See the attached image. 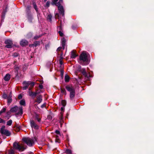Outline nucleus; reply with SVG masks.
I'll return each instance as SVG.
<instances>
[{"label": "nucleus", "instance_id": "f257e3e1", "mask_svg": "<svg viewBox=\"0 0 154 154\" xmlns=\"http://www.w3.org/2000/svg\"><path fill=\"white\" fill-rule=\"evenodd\" d=\"M80 63L82 65H86L88 64L90 62L88 60V55L85 51L83 52L79 57Z\"/></svg>", "mask_w": 154, "mask_h": 154}, {"label": "nucleus", "instance_id": "603ef678", "mask_svg": "<svg viewBox=\"0 0 154 154\" xmlns=\"http://www.w3.org/2000/svg\"><path fill=\"white\" fill-rule=\"evenodd\" d=\"M39 87L40 88H43V87H42V85H39Z\"/></svg>", "mask_w": 154, "mask_h": 154}, {"label": "nucleus", "instance_id": "f03ea898", "mask_svg": "<svg viewBox=\"0 0 154 154\" xmlns=\"http://www.w3.org/2000/svg\"><path fill=\"white\" fill-rule=\"evenodd\" d=\"M63 2V0H53L51 4L52 5H55L58 7L59 12L63 16L64 15V10L63 7L61 5V4Z\"/></svg>", "mask_w": 154, "mask_h": 154}, {"label": "nucleus", "instance_id": "09e8293b", "mask_svg": "<svg viewBox=\"0 0 154 154\" xmlns=\"http://www.w3.org/2000/svg\"><path fill=\"white\" fill-rule=\"evenodd\" d=\"M51 65V63H48L47 64V65L48 67L49 66Z\"/></svg>", "mask_w": 154, "mask_h": 154}, {"label": "nucleus", "instance_id": "1a4fd4ad", "mask_svg": "<svg viewBox=\"0 0 154 154\" xmlns=\"http://www.w3.org/2000/svg\"><path fill=\"white\" fill-rule=\"evenodd\" d=\"M55 17L56 19L58 18L59 20L58 22L59 27L60 28V29H61L62 26L63 24V23L61 20H60L59 18V15L58 13H56L55 15Z\"/></svg>", "mask_w": 154, "mask_h": 154}, {"label": "nucleus", "instance_id": "79ce46f5", "mask_svg": "<svg viewBox=\"0 0 154 154\" xmlns=\"http://www.w3.org/2000/svg\"><path fill=\"white\" fill-rule=\"evenodd\" d=\"M18 56V54L17 53H15L13 54V56L14 57H17Z\"/></svg>", "mask_w": 154, "mask_h": 154}, {"label": "nucleus", "instance_id": "6e6d98bb", "mask_svg": "<svg viewBox=\"0 0 154 154\" xmlns=\"http://www.w3.org/2000/svg\"><path fill=\"white\" fill-rule=\"evenodd\" d=\"M34 44V45L35 46H37V44Z\"/></svg>", "mask_w": 154, "mask_h": 154}, {"label": "nucleus", "instance_id": "a18cd8bd", "mask_svg": "<svg viewBox=\"0 0 154 154\" xmlns=\"http://www.w3.org/2000/svg\"><path fill=\"white\" fill-rule=\"evenodd\" d=\"M63 119V116L62 115H61L60 117V122L61 121V120Z\"/></svg>", "mask_w": 154, "mask_h": 154}, {"label": "nucleus", "instance_id": "de8ad7c7", "mask_svg": "<svg viewBox=\"0 0 154 154\" xmlns=\"http://www.w3.org/2000/svg\"><path fill=\"white\" fill-rule=\"evenodd\" d=\"M3 98H5L6 97H7V95L6 94H4L3 95Z\"/></svg>", "mask_w": 154, "mask_h": 154}, {"label": "nucleus", "instance_id": "7ed1b4c3", "mask_svg": "<svg viewBox=\"0 0 154 154\" xmlns=\"http://www.w3.org/2000/svg\"><path fill=\"white\" fill-rule=\"evenodd\" d=\"M13 147L14 149L20 151H23L26 149L27 146H24L23 143L19 144L17 143H14L13 144Z\"/></svg>", "mask_w": 154, "mask_h": 154}, {"label": "nucleus", "instance_id": "2f4dec72", "mask_svg": "<svg viewBox=\"0 0 154 154\" xmlns=\"http://www.w3.org/2000/svg\"><path fill=\"white\" fill-rule=\"evenodd\" d=\"M59 138V137H57V136H56L55 142H56L58 143L60 142V140Z\"/></svg>", "mask_w": 154, "mask_h": 154}, {"label": "nucleus", "instance_id": "58836bf2", "mask_svg": "<svg viewBox=\"0 0 154 154\" xmlns=\"http://www.w3.org/2000/svg\"><path fill=\"white\" fill-rule=\"evenodd\" d=\"M50 2L49 1H48L46 3V6L47 7H49L50 5Z\"/></svg>", "mask_w": 154, "mask_h": 154}, {"label": "nucleus", "instance_id": "412c9836", "mask_svg": "<svg viewBox=\"0 0 154 154\" xmlns=\"http://www.w3.org/2000/svg\"><path fill=\"white\" fill-rule=\"evenodd\" d=\"M65 47L64 46H62V47H59L57 48V51L58 52L62 51L65 49Z\"/></svg>", "mask_w": 154, "mask_h": 154}, {"label": "nucleus", "instance_id": "5fc2aeb1", "mask_svg": "<svg viewBox=\"0 0 154 154\" xmlns=\"http://www.w3.org/2000/svg\"><path fill=\"white\" fill-rule=\"evenodd\" d=\"M61 110L62 111H63V109H64V108L63 107H62L61 108Z\"/></svg>", "mask_w": 154, "mask_h": 154}, {"label": "nucleus", "instance_id": "9b49d317", "mask_svg": "<svg viewBox=\"0 0 154 154\" xmlns=\"http://www.w3.org/2000/svg\"><path fill=\"white\" fill-rule=\"evenodd\" d=\"M30 122L31 126L32 128L36 129H38V126L33 120H31Z\"/></svg>", "mask_w": 154, "mask_h": 154}, {"label": "nucleus", "instance_id": "bf43d9fd", "mask_svg": "<svg viewBox=\"0 0 154 154\" xmlns=\"http://www.w3.org/2000/svg\"><path fill=\"white\" fill-rule=\"evenodd\" d=\"M28 8H30V7H28Z\"/></svg>", "mask_w": 154, "mask_h": 154}, {"label": "nucleus", "instance_id": "ea45409f", "mask_svg": "<svg viewBox=\"0 0 154 154\" xmlns=\"http://www.w3.org/2000/svg\"><path fill=\"white\" fill-rule=\"evenodd\" d=\"M5 121L1 118H0V123H5Z\"/></svg>", "mask_w": 154, "mask_h": 154}, {"label": "nucleus", "instance_id": "c9c22d12", "mask_svg": "<svg viewBox=\"0 0 154 154\" xmlns=\"http://www.w3.org/2000/svg\"><path fill=\"white\" fill-rule=\"evenodd\" d=\"M41 36V35H36L34 37V39H37L38 38H40Z\"/></svg>", "mask_w": 154, "mask_h": 154}, {"label": "nucleus", "instance_id": "72a5a7b5", "mask_svg": "<svg viewBox=\"0 0 154 154\" xmlns=\"http://www.w3.org/2000/svg\"><path fill=\"white\" fill-rule=\"evenodd\" d=\"M12 101V100L11 98L10 97V98H8V103H11Z\"/></svg>", "mask_w": 154, "mask_h": 154}, {"label": "nucleus", "instance_id": "c756f323", "mask_svg": "<svg viewBox=\"0 0 154 154\" xmlns=\"http://www.w3.org/2000/svg\"><path fill=\"white\" fill-rule=\"evenodd\" d=\"M6 110V108H3L0 111V115H1L2 113L5 112Z\"/></svg>", "mask_w": 154, "mask_h": 154}, {"label": "nucleus", "instance_id": "37998d69", "mask_svg": "<svg viewBox=\"0 0 154 154\" xmlns=\"http://www.w3.org/2000/svg\"><path fill=\"white\" fill-rule=\"evenodd\" d=\"M22 97V96L21 94H20L18 96V98L19 99H21Z\"/></svg>", "mask_w": 154, "mask_h": 154}, {"label": "nucleus", "instance_id": "6ab92c4d", "mask_svg": "<svg viewBox=\"0 0 154 154\" xmlns=\"http://www.w3.org/2000/svg\"><path fill=\"white\" fill-rule=\"evenodd\" d=\"M10 75L9 74H7L4 78V80L6 81H8L10 79Z\"/></svg>", "mask_w": 154, "mask_h": 154}, {"label": "nucleus", "instance_id": "f3484780", "mask_svg": "<svg viewBox=\"0 0 154 154\" xmlns=\"http://www.w3.org/2000/svg\"><path fill=\"white\" fill-rule=\"evenodd\" d=\"M29 82V85L30 86L29 87V91H31V90L32 89V88L35 85V83L33 82Z\"/></svg>", "mask_w": 154, "mask_h": 154}, {"label": "nucleus", "instance_id": "f8f14e48", "mask_svg": "<svg viewBox=\"0 0 154 154\" xmlns=\"http://www.w3.org/2000/svg\"><path fill=\"white\" fill-rule=\"evenodd\" d=\"M28 44V41L25 39H22L20 42V45L22 46H26Z\"/></svg>", "mask_w": 154, "mask_h": 154}, {"label": "nucleus", "instance_id": "4468645a", "mask_svg": "<svg viewBox=\"0 0 154 154\" xmlns=\"http://www.w3.org/2000/svg\"><path fill=\"white\" fill-rule=\"evenodd\" d=\"M42 100V97L41 95H40L37 97V99L35 101V102H36L38 103H40Z\"/></svg>", "mask_w": 154, "mask_h": 154}, {"label": "nucleus", "instance_id": "4d7b16f0", "mask_svg": "<svg viewBox=\"0 0 154 154\" xmlns=\"http://www.w3.org/2000/svg\"><path fill=\"white\" fill-rule=\"evenodd\" d=\"M47 1V0H44V2H45Z\"/></svg>", "mask_w": 154, "mask_h": 154}, {"label": "nucleus", "instance_id": "8fccbe9b", "mask_svg": "<svg viewBox=\"0 0 154 154\" xmlns=\"http://www.w3.org/2000/svg\"><path fill=\"white\" fill-rule=\"evenodd\" d=\"M60 67L61 68V69H63V66L62 65V66H61V65H60Z\"/></svg>", "mask_w": 154, "mask_h": 154}, {"label": "nucleus", "instance_id": "aec40b11", "mask_svg": "<svg viewBox=\"0 0 154 154\" xmlns=\"http://www.w3.org/2000/svg\"><path fill=\"white\" fill-rule=\"evenodd\" d=\"M66 40L64 38H63L62 39V46L65 47Z\"/></svg>", "mask_w": 154, "mask_h": 154}, {"label": "nucleus", "instance_id": "4be33fe9", "mask_svg": "<svg viewBox=\"0 0 154 154\" xmlns=\"http://www.w3.org/2000/svg\"><path fill=\"white\" fill-rule=\"evenodd\" d=\"M55 133L56 134V136L57 137H60L61 136V134H60V131L58 130H56L55 131Z\"/></svg>", "mask_w": 154, "mask_h": 154}, {"label": "nucleus", "instance_id": "cd10ccee", "mask_svg": "<svg viewBox=\"0 0 154 154\" xmlns=\"http://www.w3.org/2000/svg\"><path fill=\"white\" fill-rule=\"evenodd\" d=\"M52 16L51 14L48 15L47 17V19L50 21H51Z\"/></svg>", "mask_w": 154, "mask_h": 154}, {"label": "nucleus", "instance_id": "49530a36", "mask_svg": "<svg viewBox=\"0 0 154 154\" xmlns=\"http://www.w3.org/2000/svg\"><path fill=\"white\" fill-rule=\"evenodd\" d=\"M15 128H17V130H16L17 131H19L20 128L19 127H15Z\"/></svg>", "mask_w": 154, "mask_h": 154}, {"label": "nucleus", "instance_id": "39448f33", "mask_svg": "<svg viewBox=\"0 0 154 154\" xmlns=\"http://www.w3.org/2000/svg\"><path fill=\"white\" fill-rule=\"evenodd\" d=\"M10 111L12 112H15L17 115L21 114L23 113V109L22 107H18L16 106L12 108Z\"/></svg>", "mask_w": 154, "mask_h": 154}, {"label": "nucleus", "instance_id": "c85d7f7f", "mask_svg": "<svg viewBox=\"0 0 154 154\" xmlns=\"http://www.w3.org/2000/svg\"><path fill=\"white\" fill-rule=\"evenodd\" d=\"M61 103L62 105H63V106H65L66 104V101L64 100H62Z\"/></svg>", "mask_w": 154, "mask_h": 154}, {"label": "nucleus", "instance_id": "4c0bfd02", "mask_svg": "<svg viewBox=\"0 0 154 154\" xmlns=\"http://www.w3.org/2000/svg\"><path fill=\"white\" fill-rule=\"evenodd\" d=\"M58 33L60 36H62L63 35V33L61 31H59Z\"/></svg>", "mask_w": 154, "mask_h": 154}, {"label": "nucleus", "instance_id": "2eb2a0df", "mask_svg": "<svg viewBox=\"0 0 154 154\" xmlns=\"http://www.w3.org/2000/svg\"><path fill=\"white\" fill-rule=\"evenodd\" d=\"M77 56L76 53V51L73 50L71 52V57L72 58H75Z\"/></svg>", "mask_w": 154, "mask_h": 154}, {"label": "nucleus", "instance_id": "c03bdc74", "mask_svg": "<svg viewBox=\"0 0 154 154\" xmlns=\"http://www.w3.org/2000/svg\"><path fill=\"white\" fill-rule=\"evenodd\" d=\"M60 71L61 72V74H63V69H60Z\"/></svg>", "mask_w": 154, "mask_h": 154}, {"label": "nucleus", "instance_id": "7c9ffc66", "mask_svg": "<svg viewBox=\"0 0 154 154\" xmlns=\"http://www.w3.org/2000/svg\"><path fill=\"white\" fill-rule=\"evenodd\" d=\"M66 152L68 154H71L72 153L71 151L69 149H67L66 151Z\"/></svg>", "mask_w": 154, "mask_h": 154}, {"label": "nucleus", "instance_id": "b1692460", "mask_svg": "<svg viewBox=\"0 0 154 154\" xmlns=\"http://www.w3.org/2000/svg\"><path fill=\"white\" fill-rule=\"evenodd\" d=\"M20 105L24 106L25 104V101L23 100H22L20 101Z\"/></svg>", "mask_w": 154, "mask_h": 154}, {"label": "nucleus", "instance_id": "f704fd0d", "mask_svg": "<svg viewBox=\"0 0 154 154\" xmlns=\"http://www.w3.org/2000/svg\"><path fill=\"white\" fill-rule=\"evenodd\" d=\"M9 154H14V151L13 149H11L9 151Z\"/></svg>", "mask_w": 154, "mask_h": 154}, {"label": "nucleus", "instance_id": "393cba45", "mask_svg": "<svg viewBox=\"0 0 154 154\" xmlns=\"http://www.w3.org/2000/svg\"><path fill=\"white\" fill-rule=\"evenodd\" d=\"M33 7L34 8H35V10H36V12H37L38 11V8H37V6L36 5V4L35 3V2H33Z\"/></svg>", "mask_w": 154, "mask_h": 154}, {"label": "nucleus", "instance_id": "13d9d810", "mask_svg": "<svg viewBox=\"0 0 154 154\" xmlns=\"http://www.w3.org/2000/svg\"><path fill=\"white\" fill-rule=\"evenodd\" d=\"M9 113V112H7V113L8 114Z\"/></svg>", "mask_w": 154, "mask_h": 154}, {"label": "nucleus", "instance_id": "473e14b6", "mask_svg": "<svg viewBox=\"0 0 154 154\" xmlns=\"http://www.w3.org/2000/svg\"><path fill=\"white\" fill-rule=\"evenodd\" d=\"M61 92L62 93L65 94V95L66 94V91L64 89L61 88Z\"/></svg>", "mask_w": 154, "mask_h": 154}, {"label": "nucleus", "instance_id": "864d4df0", "mask_svg": "<svg viewBox=\"0 0 154 154\" xmlns=\"http://www.w3.org/2000/svg\"><path fill=\"white\" fill-rule=\"evenodd\" d=\"M34 45V44L29 45V46L30 47H31L32 46Z\"/></svg>", "mask_w": 154, "mask_h": 154}, {"label": "nucleus", "instance_id": "0eeeda50", "mask_svg": "<svg viewBox=\"0 0 154 154\" xmlns=\"http://www.w3.org/2000/svg\"><path fill=\"white\" fill-rule=\"evenodd\" d=\"M78 71L80 72L85 77L88 78L89 77H91L90 76L88 75L86 72L85 69H82L80 66H78L77 70Z\"/></svg>", "mask_w": 154, "mask_h": 154}, {"label": "nucleus", "instance_id": "9d476101", "mask_svg": "<svg viewBox=\"0 0 154 154\" xmlns=\"http://www.w3.org/2000/svg\"><path fill=\"white\" fill-rule=\"evenodd\" d=\"M65 88L67 90L70 92L75 91L74 87L72 85H67L66 86Z\"/></svg>", "mask_w": 154, "mask_h": 154}, {"label": "nucleus", "instance_id": "a19ab883", "mask_svg": "<svg viewBox=\"0 0 154 154\" xmlns=\"http://www.w3.org/2000/svg\"><path fill=\"white\" fill-rule=\"evenodd\" d=\"M46 106V103H44L43 104L42 106H41V107L42 108H43L44 107H45Z\"/></svg>", "mask_w": 154, "mask_h": 154}, {"label": "nucleus", "instance_id": "6e6552de", "mask_svg": "<svg viewBox=\"0 0 154 154\" xmlns=\"http://www.w3.org/2000/svg\"><path fill=\"white\" fill-rule=\"evenodd\" d=\"M6 45L5 47L8 48H12L13 46V42L11 40L9 39H7L6 40L5 42Z\"/></svg>", "mask_w": 154, "mask_h": 154}, {"label": "nucleus", "instance_id": "5701e85b", "mask_svg": "<svg viewBox=\"0 0 154 154\" xmlns=\"http://www.w3.org/2000/svg\"><path fill=\"white\" fill-rule=\"evenodd\" d=\"M69 76L67 75H66L65 77V81L66 82H68L69 81Z\"/></svg>", "mask_w": 154, "mask_h": 154}, {"label": "nucleus", "instance_id": "a878e982", "mask_svg": "<svg viewBox=\"0 0 154 154\" xmlns=\"http://www.w3.org/2000/svg\"><path fill=\"white\" fill-rule=\"evenodd\" d=\"M12 122V121L11 120H10L7 122V125L9 126H11Z\"/></svg>", "mask_w": 154, "mask_h": 154}, {"label": "nucleus", "instance_id": "dca6fc26", "mask_svg": "<svg viewBox=\"0 0 154 154\" xmlns=\"http://www.w3.org/2000/svg\"><path fill=\"white\" fill-rule=\"evenodd\" d=\"M28 93H29V96H31V97H33V96L35 97L37 94V92H33L31 91H28Z\"/></svg>", "mask_w": 154, "mask_h": 154}, {"label": "nucleus", "instance_id": "ddd939ff", "mask_svg": "<svg viewBox=\"0 0 154 154\" xmlns=\"http://www.w3.org/2000/svg\"><path fill=\"white\" fill-rule=\"evenodd\" d=\"M29 82H23L24 86L22 88L23 90H25L28 88L29 85Z\"/></svg>", "mask_w": 154, "mask_h": 154}, {"label": "nucleus", "instance_id": "bb28decb", "mask_svg": "<svg viewBox=\"0 0 154 154\" xmlns=\"http://www.w3.org/2000/svg\"><path fill=\"white\" fill-rule=\"evenodd\" d=\"M35 118L37 119V121L38 122H40L41 121V119L40 118L38 114H36L35 116Z\"/></svg>", "mask_w": 154, "mask_h": 154}, {"label": "nucleus", "instance_id": "a211bd4d", "mask_svg": "<svg viewBox=\"0 0 154 154\" xmlns=\"http://www.w3.org/2000/svg\"><path fill=\"white\" fill-rule=\"evenodd\" d=\"M75 91L70 92V98L71 99H73L75 97Z\"/></svg>", "mask_w": 154, "mask_h": 154}, {"label": "nucleus", "instance_id": "3c124183", "mask_svg": "<svg viewBox=\"0 0 154 154\" xmlns=\"http://www.w3.org/2000/svg\"><path fill=\"white\" fill-rule=\"evenodd\" d=\"M60 123L61 124L62 123H63V120L62 119L61 120V122H60Z\"/></svg>", "mask_w": 154, "mask_h": 154}, {"label": "nucleus", "instance_id": "e433bc0d", "mask_svg": "<svg viewBox=\"0 0 154 154\" xmlns=\"http://www.w3.org/2000/svg\"><path fill=\"white\" fill-rule=\"evenodd\" d=\"M59 62L60 65H61L62 66V64H63V59L62 58L60 59Z\"/></svg>", "mask_w": 154, "mask_h": 154}, {"label": "nucleus", "instance_id": "423d86ee", "mask_svg": "<svg viewBox=\"0 0 154 154\" xmlns=\"http://www.w3.org/2000/svg\"><path fill=\"white\" fill-rule=\"evenodd\" d=\"M0 132L2 135H5L7 136H10L11 133L10 132L5 128V126L3 125L0 129Z\"/></svg>", "mask_w": 154, "mask_h": 154}, {"label": "nucleus", "instance_id": "20e7f679", "mask_svg": "<svg viewBox=\"0 0 154 154\" xmlns=\"http://www.w3.org/2000/svg\"><path fill=\"white\" fill-rule=\"evenodd\" d=\"M22 140L25 143L29 146H31L34 144L33 140L31 138L28 137L23 138Z\"/></svg>", "mask_w": 154, "mask_h": 154}]
</instances>
